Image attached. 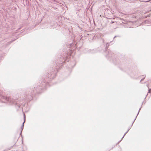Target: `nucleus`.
<instances>
[{"label": "nucleus", "mask_w": 151, "mask_h": 151, "mask_svg": "<svg viewBox=\"0 0 151 151\" xmlns=\"http://www.w3.org/2000/svg\"><path fill=\"white\" fill-rule=\"evenodd\" d=\"M34 89L33 90L32 89V88L30 89L28 93V94L26 95V98L29 100H30L32 99L33 94L36 92L35 87L34 88Z\"/></svg>", "instance_id": "1"}, {"label": "nucleus", "mask_w": 151, "mask_h": 151, "mask_svg": "<svg viewBox=\"0 0 151 151\" xmlns=\"http://www.w3.org/2000/svg\"><path fill=\"white\" fill-rule=\"evenodd\" d=\"M3 99H5L8 102L10 103L11 104H16V103L15 102V100L11 99L10 97H7L4 96L3 97Z\"/></svg>", "instance_id": "2"}, {"label": "nucleus", "mask_w": 151, "mask_h": 151, "mask_svg": "<svg viewBox=\"0 0 151 151\" xmlns=\"http://www.w3.org/2000/svg\"><path fill=\"white\" fill-rule=\"evenodd\" d=\"M47 84V83L44 82L43 83L41 84V86H39V87H37V88H39L40 87H42V88H45L46 87V86Z\"/></svg>", "instance_id": "3"}, {"label": "nucleus", "mask_w": 151, "mask_h": 151, "mask_svg": "<svg viewBox=\"0 0 151 151\" xmlns=\"http://www.w3.org/2000/svg\"><path fill=\"white\" fill-rule=\"evenodd\" d=\"M130 129V128H129V129H128V130H127V132L125 133L124 135V136H123L122 137V139H121L119 141L118 143H119L121 141L122 139L123 138V137H124V136L128 132V131H129Z\"/></svg>", "instance_id": "4"}, {"label": "nucleus", "mask_w": 151, "mask_h": 151, "mask_svg": "<svg viewBox=\"0 0 151 151\" xmlns=\"http://www.w3.org/2000/svg\"><path fill=\"white\" fill-rule=\"evenodd\" d=\"M48 78H50V79H51L52 78V79L53 78V77H52V74L51 75H50V74H48Z\"/></svg>", "instance_id": "5"}, {"label": "nucleus", "mask_w": 151, "mask_h": 151, "mask_svg": "<svg viewBox=\"0 0 151 151\" xmlns=\"http://www.w3.org/2000/svg\"><path fill=\"white\" fill-rule=\"evenodd\" d=\"M140 109H141V108H140V109H139V110L138 112V114H137V116H136V117H135V119H134V121L133 122V123H132V125H131V126H132V125L133 124V123L134 122V121H135V119H136V118H137V116L138 115V114H139V110H140Z\"/></svg>", "instance_id": "6"}, {"label": "nucleus", "mask_w": 151, "mask_h": 151, "mask_svg": "<svg viewBox=\"0 0 151 151\" xmlns=\"http://www.w3.org/2000/svg\"><path fill=\"white\" fill-rule=\"evenodd\" d=\"M142 76V78L141 79V81H140V82L142 81L143 79H144V78H145V76L144 75L143 76Z\"/></svg>", "instance_id": "7"}, {"label": "nucleus", "mask_w": 151, "mask_h": 151, "mask_svg": "<svg viewBox=\"0 0 151 151\" xmlns=\"http://www.w3.org/2000/svg\"><path fill=\"white\" fill-rule=\"evenodd\" d=\"M23 127H21V132L20 133V134H21L22 133V131L23 129Z\"/></svg>", "instance_id": "8"}, {"label": "nucleus", "mask_w": 151, "mask_h": 151, "mask_svg": "<svg viewBox=\"0 0 151 151\" xmlns=\"http://www.w3.org/2000/svg\"><path fill=\"white\" fill-rule=\"evenodd\" d=\"M25 122V119H24V122L22 123V127H24V122Z\"/></svg>", "instance_id": "9"}, {"label": "nucleus", "mask_w": 151, "mask_h": 151, "mask_svg": "<svg viewBox=\"0 0 151 151\" xmlns=\"http://www.w3.org/2000/svg\"><path fill=\"white\" fill-rule=\"evenodd\" d=\"M109 45V43H107L106 44V47H107L108 46V47Z\"/></svg>", "instance_id": "10"}, {"label": "nucleus", "mask_w": 151, "mask_h": 151, "mask_svg": "<svg viewBox=\"0 0 151 151\" xmlns=\"http://www.w3.org/2000/svg\"><path fill=\"white\" fill-rule=\"evenodd\" d=\"M148 22H149V21L147 20H146L145 21V22L146 23H148Z\"/></svg>", "instance_id": "11"}, {"label": "nucleus", "mask_w": 151, "mask_h": 151, "mask_svg": "<svg viewBox=\"0 0 151 151\" xmlns=\"http://www.w3.org/2000/svg\"><path fill=\"white\" fill-rule=\"evenodd\" d=\"M24 119H25V115L24 114Z\"/></svg>", "instance_id": "12"}, {"label": "nucleus", "mask_w": 151, "mask_h": 151, "mask_svg": "<svg viewBox=\"0 0 151 151\" xmlns=\"http://www.w3.org/2000/svg\"><path fill=\"white\" fill-rule=\"evenodd\" d=\"M151 90V89L150 88L149 89H148L149 92L150 93V91Z\"/></svg>", "instance_id": "13"}, {"label": "nucleus", "mask_w": 151, "mask_h": 151, "mask_svg": "<svg viewBox=\"0 0 151 151\" xmlns=\"http://www.w3.org/2000/svg\"><path fill=\"white\" fill-rule=\"evenodd\" d=\"M147 87L148 88L149 87V85L147 84Z\"/></svg>", "instance_id": "14"}, {"label": "nucleus", "mask_w": 151, "mask_h": 151, "mask_svg": "<svg viewBox=\"0 0 151 151\" xmlns=\"http://www.w3.org/2000/svg\"><path fill=\"white\" fill-rule=\"evenodd\" d=\"M151 0H150L149 1H145V2H147L149 1H150Z\"/></svg>", "instance_id": "15"}, {"label": "nucleus", "mask_w": 151, "mask_h": 151, "mask_svg": "<svg viewBox=\"0 0 151 151\" xmlns=\"http://www.w3.org/2000/svg\"><path fill=\"white\" fill-rule=\"evenodd\" d=\"M116 37V36H114V38H115Z\"/></svg>", "instance_id": "16"}, {"label": "nucleus", "mask_w": 151, "mask_h": 151, "mask_svg": "<svg viewBox=\"0 0 151 151\" xmlns=\"http://www.w3.org/2000/svg\"><path fill=\"white\" fill-rule=\"evenodd\" d=\"M57 70H56V71H55V73H56V72H57Z\"/></svg>", "instance_id": "17"}, {"label": "nucleus", "mask_w": 151, "mask_h": 151, "mask_svg": "<svg viewBox=\"0 0 151 151\" xmlns=\"http://www.w3.org/2000/svg\"><path fill=\"white\" fill-rule=\"evenodd\" d=\"M36 92L37 93H39L38 92V91H36Z\"/></svg>", "instance_id": "18"}]
</instances>
